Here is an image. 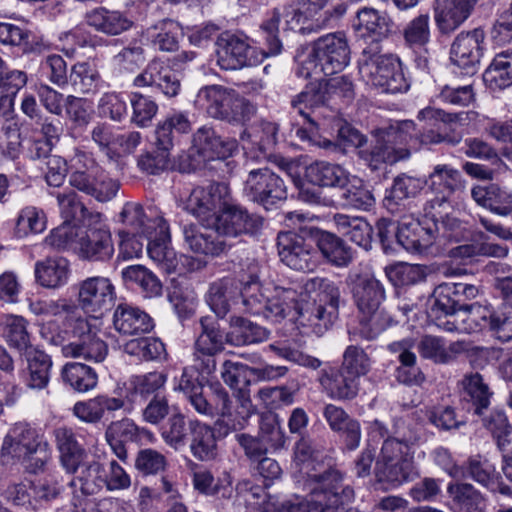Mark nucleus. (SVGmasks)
<instances>
[{
    "instance_id": "10",
    "label": "nucleus",
    "mask_w": 512,
    "mask_h": 512,
    "mask_svg": "<svg viewBox=\"0 0 512 512\" xmlns=\"http://www.w3.org/2000/svg\"><path fill=\"white\" fill-rule=\"evenodd\" d=\"M299 437L294 447V460L308 483L320 485V487H331L335 490L351 487L344 484V475L340 470L320 458V452L309 436Z\"/></svg>"
},
{
    "instance_id": "57",
    "label": "nucleus",
    "mask_w": 512,
    "mask_h": 512,
    "mask_svg": "<svg viewBox=\"0 0 512 512\" xmlns=\"http://www.w3.org/2000/svg\"><path fill=\"white\" fill-rule=\"evenodd\" d=\"M278 132L279 127L276 123L261 120L244 129L240 133V139L252 146H256L261 152H267L277 144Z\"/></svg>"
},
{
    "instance_id": "11",
    "label": "nucleus",
    "mask_w": 512,
    "mask_h": 512,
    "mask_svg": "<svg viewBox=\"0 0 512 512\" xmlns=\"http://www.w3.org/2000/svg\"><path fill=\"white\" fill-rule=\"evenodd\" d=\"M309 495L282 504L279 512H358L351 507L355 498L352 487L335 490L331 487L308 483Z\"/></svg>"
},
{
    "instance_id": "49",
    "label": "nucleus",
    "mask_w": 512,
    "mask_h": 512,
    "mask_svg": "<svg viewBox=\"0 0 512 512\" xmlns=\"http://www.w3.org/2000/svg\"><path fill=\"white\" fill-rule=\"evenodd\" d=\"M298 294V303L300 311L295 314H291L288 317L297 319L298 317L306 318L309 325L312 327L313 332L317 336H322L338 319L339 307L333 305L317 304L311 311L304 310V307L300 301V293L294 289Z\"/></svg>"
},
{
    "instance_id": "61",
    "label": "nucleus",
    "mask_w": 512,
    "mask_h": 512,
    "mask_svg": "<svg viewBox=\"0 0 512 512\" xmlns=\"http://www.w3.org/2000/svg\"><path fill=\"white\" fill-rule=\"evenodd\" d=\"M62 377L65 383L78 392L92 390L98 383L95 369L83 363L66 364L62 370Z\"/></svg>"
},
{
    "instance_id": "19",
    "label": "nucleus",
    "mask_w": 512,
    "mask_h": 512,
    "mask_svg": "<svg viewBox=\"0 0 512 512\" xmlns=\"http://www.w3.org/2000/svg\"><path fill=\"white\" fill-rule=\"evenodd\" d=\"M216 46L217 64L222 70H238L261 61L253 56L255 49L244 34L225 31L218 36Z\"/></svg>"
},
{
    "instance_id": "2",
    "label": "nucleus",
    "mask_w": 512,
    "mask_h": 512,
    "mask_svg": "<svg viewBox=\"0 0 512 512\" xmlns=\"http://www.w3.org/2000/svg\"><path fill=\"white\" fill-rule=\"evenodd\" d=\"M478 287L468 283H442L432 294L429 317L440 329L471 334L488 328L492 311L473 300Z\"/></svg>"
},
{
    "instance_id": "21",
    "label": "nucleus",
    "mask_w": 512,
    "mask_h": 512,
    "mask_svg": "<svg viewBox=\"0 0 512 512\" xmlns=\"http://www.w3.org/2000/svg\"><path fill=\"white\" fill-rule=\"evenodd\" d=\"M314 56L325 75L341 72L350 62V47L343 33H330L319 37L313 44Z\"/></svg>"
},
{
    "instance_id": "48",
    "label": "nucleus",
    "mask_w": 512,
    "mask_h": 512,
    "mask_svg": "<svg viewBox=\"0 0 512 512\" xmlns=\"http://www.w3.org/2000/svg\"><path fill=\"white\" fill-rule=\"evenodd\" d=\"M27 360V376L25 382L28 388L42 390L50 381L52 360L41 350L34 349L25 354Z\"/></svg>"
},
{
    "instance_id": "60",
    "label": "nucleus",
    "mask_w": 512,
    "mask_h": 512,
    "mask_svg": "<svg viewBox=\"0 0 512 512\" xmlns=\"http://www.w3.org/2000/svg\"><path fill=\"white\" fill-rule=\"evenodd\" d=\"M27 324L22 316L6 315L3 329L4 338L9 346L24 355L35 349L30 341Z\"/></svg>"
},
{
    "instance_id": "35",
    "label": "nucleus",
    "mask_w": 512,
    "mask_h": 512,
    "mask_svg": "<svg viewBox=\"0 0 512 512\" xmlns=\"http://www.w3.org/2000/svg\"><path fill=\"white\" fill-rule=\"evenodd\" d=\"M354 26L361 37L376 44L397 30L396 24L385 11L367 7L357 12V23Z\"/></svg>"
},
{
    "instance_id": "44",
    "label": "nucleus",
    "mask_w": 512,
    "mask_h": 512,
    "mask_svg": "<svg viewBox=\"0 0 512 512\" xmlns=\"http://www.w3.org/2000/svg\"><path fill=\"white\" fill-rule=\"evenodd\" d=\"M424 186L423 179L401 173L393 179L391 187L386 190L384 205L393 210L403 201L416 197Z\"/></svg>"
},
{
    "instance_id": "15",
    "label": "nucleus",
    "mask_w": 512,
    "mask_h": 512,
    "mask_svg": "<svg viewBox=\"0 0 512 512\" xmlns=\"http://www.w3.org/2000/svg\"><path fill=\"white\" fill-rule=\"evenodd\" d=\"M67 322L71 328L72 341L65 346L64 356L102 362L108 354V346L99 337L96 329L81 316L68 317Z\"/></svg>"
},
{
    "instance_id": "26",
    "label": "nucleus",
    "mask_w": 512,
    "mask_h": 512,
    "mask_svg": "<svg viewBox=\"0 0 512 512\" xmlns=\"http://www.w3.org/2000/svg\"><path fill=\"white\" fill-rule=\"evenodd\" d=\"M438 237V228L426 213L421 219H403L400 222L398 246L413 253L427 251Z\"/></svg>"
},
{
    "instance_id": "52",
    "label": "nucleus",
    "mask_w": 512,
    "mask_h": 512,
    "mask_svg": "<svg viewBox=\"0 0 512 512\" xmlns=\"http://www.w3.org/2000/svg\"><path fill=\"white\" fill-rule=\"evenodd\" d=\"M483 81L493 90L512 85V51H503L494 56L483 74Z\"/></svg>"
},
{
    "instance_id": "12",
    "label": "nucleus",
    "mask_w": 512,
    "mask_h": 512,
    "mask_svg": "<svg viewBox=\"0 0 512 512\" xmlns=\"http://www.w3.org/2000/svg\"><path fill=\"white\" fill-rule=\"evenodd\" d=\"M413 124H405L400 129H381L374 134V141L367 149L359 150V157L372 170L378 171L388 164H394L410 157V150L396 148L397 141H404L407 137L404 128H410Z\"/></svg>"
},
{
    "instance_id": "32",
    "label": "nucleus",
    "mask_w": 512,
    "mask_h": 512,
    "mask_svg": "<svg viewBox=\"0 0 512 512\" xmlns=\"http://www.w3.org/2000/svg\"><path fill=\"white\" fill-rule=\"evenodd\" d=\"M318 380L326 395L334 400L351 401L359 393L360 379L339 367L321 370Z\"/></svg>"
},
{
    "instance_id": "55",
    "label": "nucleus",
    "mask_w": 512,
    "mask_h": 512,
    "mask_svg": "<svg viewBox=\"0 0 512 512\" xmlns=\"http://www.w3.org/2000/svg\"><path fill=\"white\" fill-rule=\"evenodd\" d=\"M486 238L481 232L479 241L459 245L451 250V254L455 258L470 261L479 256L505 258L508 255L509 248L506 245L488 242Z\"/></svg>"
},
{
    "instance_id": "27",
    "label": "nucleus",
    "mask_w": 512,
    "mask_h": 512,
    "mask_svg": "<svg viewBox=\"0 0 512 512\" xmlns=\"http://www.w3.org/2000/svg\"><path fill=\"white\" fill-rule=\"evenodd\" d=\"M463 408L468 414L483 419H491V399L493 391L478 372L467 374L461 380Z\"/></svg>"
},
{
    "instance_id": "1",
    "label": "nucleus",
    "mask_w": 512,
    "mask_h": 512,
    "mask_svg": "<svg viewBox=\"0 0 512 512\" xmlns=\"http://www.w3.org/2000/svg\"><path fill=\"white\" fill-rule=\"evenodd\" d=\"M206 302L211 310L224 318L232 305H241L242 311L279 323L300 311L298 294L294 288L276 287L274 294H266L258 275L250 274L240 280V287L231 279L223 278L210 284Z\"/></svg>"
},
{
    "instance_id": "14",
    "label": "nucleus",
    "mask_w": 512,
    "mask_h": 512,
    "mask_svg": "<svg viewBox=\"0 0 512 512\" xmlns=\"http://www.w3.org/2000/svg\"><path fill=\"white\" fill-rule=\"evenodd\" d=\"M238 149L235 139L220 136L208 125L198 128L192 136L188 158L192 170L200 169L208 161L225 160Z\"/></svg>"
},
{
    "instance_id": "24",
    "label": "nucleus",
    "mask_w": 512,
    "mask_h": 512,
    "mask_svg": "<svg viewBox=\"0 0 512 512\" xmlns=\"http://www.w3.org/2000/svg\"><path fill=\"white\" fill-rule=\"evenodd\" d=\"M425 185L434 195L426 204L429 207H449L451 196L463 188L461 172L449 164H436L426 179Z\"/></svg>"
},
{
    "instance_id": "18",
    "label": "nucleus",
    "mask_w": 512,
    "mask_h": 512,
    "mask_svg": "<svg viewBox=\"0 0 512 512\" xmlns=\"http://www.w3.org/2000/svg\"><path fill=\"white\" fill-rule=\"evenodd\" d=\"M78 307L94 318L110 310L116 299L115 287L103 276L87 277L76 284Z\"/></svg>"
},
{
    "instance_id": "29",
    "label": "nucleus",
    "mask_w": 512,
    "mask_h": 512,
    "mask_svg": "<svg viewBox=\"0 0 512 512\" xmlns=\"http://www.w3.org/2000/svg\"><path fill=\"white\" fill-rule=\"evenodd\" d=\"M78 255L91 262H106L114 255L112 235L104 225L90 226L81 232L77 241Z\"/></svg>"
},
{
    "instance_id": "41",
    "label": "nucleus",
    "mask_w": 512,
    "mask_h": 512,
    "mask_svg": "<svg viewBox=\"0 0 512 512\" xmlns=\"http://www.w3.org/2000/svg\"><path fill=\"white\" fill-rule=\"evenodd\" d=\"M167 381V375L160 371H153L143 375H134L129 378L126 385V398L131 403H138L150 396L159 394Z\"/></svg>"
},
{
    "instance_id": "36",
    "label": "nucleus",
    "mask_w": 512,
    "mask_h": 512,
    "mask_svg": "<svg viewBox=\"0 0 512 512\" xmlns=\"http://www.w3.org/2000/svg\"><path fill=\"white\" fill-rule=\"evenodd\" d=\"M53 435L62 467L67 473L75 474L87 457L86 449L78 441L76 433L70 427H57L54 429Z\"/></svg>"
},
{
    "instance_id": "3",
    "label": "nucleus",
    "mask_w": 512,
    "mask_h": 512,
    "mask_svg": "<svg viewBox=\"0 0 512 512\" xmlns=\"http://www.w3.org/2000/svg\"><path fill=\"white\" fill-rule=\"evenodd\" d=\"M213 223L214 229L198 224L183 226L184 243L192 252L213 258L219 257L230 248L224 236L254 235L262 227L263 219L249 213L245 208L227 202Z\"/></svg>"
},
{
    "instance_id": "40",
    "label": "nucleus",
    "mask_w": 512,
    "mask_h": 512,
    "mask_svg": "<svg viewBox=\"0 0 512 512\" xmlns=\"http://www.w3.org/2000/svg\"><path fill=\"white\" fill-rule=\"evenodd\" d=\"M265 327L241 316L230 318L229 331L225 333L227 344L235 347L261 343L269 338Z\"/></svg>"
},
{
    "instance_id": "34",
    "label": "nucleus",
    "mask_w": 512,
    "mask_h": 512,
    "mask_svg": "<svg viewBox=\"0 0 512 512\" xmlns=\"http://www.w3.org/2000/svg\"><path fill=\"white\" fill-rule=\"evenodd\" d=\"M114 329L123 336H141L153 330V318L139 307L119 304L113 313Z\"/></svg>"
},
{
    "instance_id": "53",
    "label": "nucleus",
    "mask_w": 512,
    "mask_h": 512,
    "mask_svg": "<svg viewBox=\"0 0 512 512\" xmlns=\"http://www.w3.org/2000/svg\"><path fill=\"white\" fill-rule=\"evenodd\" d=\"M189 437L190 452L199 461H210L217 456V443L213 429L200 421L194 425Z\"/></svg>"
},
{
    "instance_id": "43",
    "label": "nucleus",
    "mask_w": 512,
    "mask_h": 512,
    "mask_svg": "<svg viewBox=\"0 0 512 512\" xmlns=\"http://www.w3.org/2000/svg\"><path fill=\"white\" fill-rule=\"evenodd\" d=\"M425 125L415 135H410L409 139H405L407 147L410 153L412 151H418L422 146L438 145L445 143L449 146L455 147L459 145L463 139L461 132L454 130L450 132H441L437 124L431 125L430 123L424 122Z\"/></svg>"
},
{
    "instance_id": "42",
    "label": "nucleus",
    "mask_w": 512,
    "mask_h": 512,
    "mask_svg": "<svg viewBox=\"0 0 512 512\" xmlns=\"http://www.w3.org/2000/svg\"><path fill=\"white\" fill-rule=\"evenodd\" d=\"M333 220L338 232L350 241L366 251L372 248L373 228L366 219L337 213Z\"/></svg>"
},
{
    "instance_id": "51",
    "label": "nucleus",
    "mask_w": 512,
    "mask_h": 512,
    "mask_svg": "<svg viewBox=\"0 0 512 512\" xmlns=\"http://www.w3.org/2000/svg\"><path fill=\"white\" fill-rule=\"evenodd\" d=\"M197 422L198 420L186 419L181 413L173 414L162 426L161 436L168 446L179 450L188 443L190 434Z\"/></svg>"
},
{
    "instance_id": "50",
    "label": "nucleus",
    "mask_w": 512,
    "mask_h": 512,
    "mask_svg": "<svg viewBox=\"0 0 512 512\" xmlns=\"http://www.w3.org/2000/svg\"><path fill=\"white\" fill-rule=\"evenodd\" d=\"M348 172L338 164L317 161L310 164L305 171L307 180L318 186L337 187L347 182Z\"/></svg>"
},
{
    "instance_id": "38",
    "label": "nucleus",
    "mask_w": 512,
    "mask_h": 512,
    "mask_svg": "<svg viewBox=\"0 0 512 512\" xmlns=\"http://www.w3.org/2000/svg\"><path fill=\"white\" fill-rule=\"evenodd\" d=\"M312 240L317 246L323 259L335 267H347L353 260L351 247L341 237L334 233L316 229Z\"/></svg>"
},
{
    "instance_id": "13",
    "label": "nucleus",
    "mask_w": 512,
    "mask_h": 512,
    "mask_svg": "<svg viewBox=\"0 0 512 512\" xmlns=\"http://www.w3.org/2000/svg\"><path fill=\"white\" fill-rule=\"evenodd\" d=\"M291 108L305 123H310L313 127L320 126L322 121L334 119L336 116L325 79L308 83L291 99Z\"/></svg>"
},
{
    "instance_id": "30",
    "label": "nucleus",
    "mask_w": 512,
    "mask_h": 512,
    "mask_svg": "<svg viewBox=\"0 0 512 512\" xmlns=\"http://www.w3.org/2000/svg\"><path fill=\"white\" fill-rule=\"evenodd\" d=\"M133 85L139 88L154 87L168 98L177 96L181 89L177 74L158 59H153L147 64L134 78Z\"/></svg>"
},
{
    "instance_id": "16",
    "label": "nucleus",
    "mask_w": 512,
    "mask_h": 512,
    "mask_svg": "<svg viewBox=\"0 0 512 512\" xmlns=\"http://www.w3.org/2000/svg\"><path fill=\"white\" fill-rule=\"evenodd\" d=\"M201 331L194 343L193 367L202 375L216 371V356L225 349V333L210 317L200 318Z\"/></svg>"
},
{
    "instance_id": "20",
    "label": "nucleus",
    "mask_w": 512,
    "mask_h": 512,
    "mask_svg": "<svg viewBox=\"0 0 512 512\" xmlns=\"http://www.w3.org/2000/svg\"><path fill=\"white\" fill-rule=\"evenodd\" d=\"M486 34L482 28L461 32L454 39L450 49V59L462 73L474 75L486 51Z\"/></svg>"
},
{
    "instance_id": "63",
    "label": "nucleus",
    "mask_w": 512,
    "mask_h": 512,
    "mask_svg": "<svg viewBox=\"0 0 512 512\" xmlns=\"http://www.w3.org/2000/svg\"><path fill=\"white\" fill-rule=\"evenodd\" d=\"M455 512L473 510L483 503V497L472 484L465 482L450 483L447 486Z\"/></svg>"
},
{
    "instance_id": "45",
    "label": "nucleus",
    "mask_w": 512,
    "mask_h": 512,
    "mask_svg": "<svg viewBox=\"0 0 512 512\" xmlns=\"http://www.w3.org/2000/svg\"><path fill=\"white\" fill-rule=\"evenodd\" d=\"M463 469L464 476L470 477L473 481L493 493L498 492L503 482L494 464L480 455L469 457Z\"/></svg>"
},
{
    "instance_id": "8",
    "label": "nucleus",
    "mask_w": 512,
    "mask_h": 512,
    "mask_svg": "<svg viewBox=\"0 0 512 512\" xmlns=\"http://www.w3.org/2000/svg\"><path fill=\"white\" fill-rule=\"evenodd\" d=\"M192 130V123L188 113L174 111L155 129V144L157 150L146 152L139 156L137 166L149 175H158L165 171L169 165V151L177 139V135L188 134Z\"/></svg>"
},
{
    "instance_id": "5",
    "label": "nucleus",
    "mask_w": 512,
    "mask_h": 512,
    "mask_svg": "<svg viewBox=\"0 0 512 512\" xmlns=\"http://www.w3.org/2000/svg\"><path fill=\"white\" fill-rule=\"evenodd\" d=\"M319 28L299 7L294 5L276 7L266 13L260 24V32L264 47L261 50L262 59L281 53L283 45L280 38L282 33L298 32L302 35L314 33Z\"/></svg>"
},
{
    "instance_id": "54",
    "label": "nucleus",
    "mask_w": 512,
    "mask_h": 512,
    "mask_svg": "<svg viewBox=\"0 0 512 512\" xmlns=\"http://www.w3.org/2000/svg\"><path fill=\"white\" fill-rule=\"evenodd\" d=\"M126 283L136 285L144 298H156L162 295L163 285L159 278L141 265H132L122 270Z\"/></svg>"
},
{
    "instance_id": "31",
    "label": "nucleus",
    "mask_w": 512,
    "mask_h": 512,
    "mask_svg": "<svg viewBox=\"0 0 512 512\" xmlns=\"http://www.w3.org/2000/svg\"><path fill=\"white\" fill-rule=\"evenodd\" d=\"M236 92L222 85L202 87L197 93L195 103L213 119L228 122L233 119L232 108Z\"/></svg>"
},
{
    "instance_id": "7",
    "label": "nucleus",
    "mask_w": 512,
    "mask_h": 512,
    "mask_svg": "<svg viewBox=\"0 0 512 512\" xmlns=\"http://www.w3.org/2000/svg\"><path fill=\"white\" fill-rule=\"evenodd\" d=\"M358 67L362 78L383 92L400 93L410 87L400 59L391 54H380L378 45L362 51Z\"/></svg>"
},
{
    "instance_id": "64",
    "label": "nucleus",
    "mask_w": 512,
    "mask_h": 512,
    "mask_svg": "<svg viewBox=\"0 0 512 512\" xmlns=\"http://www.w3.org/2000/svg\"><path fill=\"white\" fill-rule=\"evenodd\" d=\"M31 487L36 506L57 500L65 490L63 478L52 473L31 480Z\"/></svg>"
},
{
    "instance_id": "23",
    "label": "nucleus",
    "mask_w": 512,
    "mask_h": 512,
    "mask_svg": "<svg viewBox=\"0 0 512 512\" xmlns=\"http://www.w3.org/2000/svg\"><path fill=\"white\" fill-rule=\"evenodd\" d=\"M277 249L281 262L293 270L311 271L316 265L311 243L296 232L278 233Z\"/></svg>"
},
{
    "instance_id": "46",
    "label": "nucleus",
    "mask_w": 512,
    "mask_h": 512,
    "mask_svg": "<svg viewBox=\"0 0 512 512\" xmlns=\"http://www.w3.org/2000/svg\"><path fill=\"white\" fill-rule=\"evenodd\" d=\"M69 262L65 258H47L35 264L36 281L45 288L55 289L66 284Z\"/></svg>"
},
{
    "instance_id": "62",
    "label": "nucleus",
    "mask_w": 512,
    "mask_h": 512,
    "mask_svg": "<svg viewBox=\"0 0 512 512\" xmlns=\"http://www.w3.org/2000/svg\"><path fill=\"white\" fill-rule=\"evenodd\" d=\"M302 289L306 294L313 297L315 302L319 301V304L339 307L341 299L339 286L329 278H310L303 284Z\"/></svg>"
},
{
    "instance_id": "6",
    "label": "nucleus",
    "mask_w": 512,
    "mask_h": 512,
    "mask_svg": "<svg viewBox=\"0 0 512 512\" xmlns=\"http://www.w3.org/2000/svg\"><path fill=\"white\" fill-rule=\"evenodd\" d=\"M413 445L414 440L388 439L382 443L374 467L376 483L389 489L413 480L416 475L411 453Z\"/></svg>"
},
{
    "instance_id": "59",
    "label": "nucleus",
    "mask_w": 512,
    "mask_h": 512,
    "mask_svg": "<svg viewBox=\"0 0 512 512\" xmlns=\"http://www.w3.org/2000/svg\"><path fill=\"white\" fill-rule=\"evenodd\" d=\"M338 197L343 206L361 210H368L375 203L371 191L365 187L362 180L357 178L350 180L348 176L347 182L339 187Z\"/></svg>"
},
{
    "instance_id": "4",
    "label": "nucleus",
    "mask_w": 512,
    "mask_h": 512,
    "mask_svg": "<svg viewBox=\"0 0 512 512\" xmlns=\"http://www.w3.org/2000/svg\"><path fill=\"white\" fill-rule=\"evenodd\" d=\"M346 281L359 312V325L354 332H350V336L374 340L398 323L393 315L381 308L386 291L383 283L374 275L350 274Z\"/></svg>"
},
{
    "instance_id": "37",
    "label": "nucleus",
    "mask_w": 512,
    "mask_h": 512,
    "mask_svg": "<svg viewBox=\"0 0 512 512\" xmlns=\"http://www.w3.org/2000/svg\"><path fill=\"white\" fill-rule=\"evenodd\" d=\"M476 0H436L435 22L442 34H450L470 16Z\"/></svg>"
},
{
    "instance_id": "47",
    "label": "nucleus",
    "mask_w": 512,
    "mask_h": 512,
    "mask_svg": "<svg viewBox=\"0 0 512 512\" xmlns=\"http://www.w3.org/2000/svg\"><path fill=\"white\" fill-rule=\"evenodd\" d=\"M182 28L179 22L165 18L147 29L152 45L163 52H174L179 47Z\"/></svg>"
},
{
    "instance_id": "25",
    "label": "nucleus",
    "mask_w": 512,
    "mask_h": 512,
    "mask_svg": "<svg viewBox=\"0 0 512 512\" xmlns=\"http://www.w3.org/2000/svg\"><path fill=\"white\" fill-rule=\"evenodd\" d=\"M41 445L37 430L27 422H17L8 430L1 446V455L24 462L33 456Z\"/></svg>"
},
{
    "instance_id": "17",
    "label": "nucleus",
    "mask_w": 512,
    "mask_h": 512,
    "mask_svg": "<svg viewBox=\"0 0 512 512\" xmlns=\"http://www.w3.org/2000/svg\"><path fill=\"white\" fill-rule=\"evenodd\" d=\"M243 194L250 201L269 209L286 200L287 187L279 175L264 167L249 171L243 184Z\"/></svg>"
},
{
    "instance_id": "39",
    "label": "nucleus",
    "mask_w": 512,
    "mask_h": 512,
    "mask_svg": "<svg viewBox=\"0 0 512 512\" xmlns=\"http://www.w3.org/2000/svg\"><path fill=\"white\" fill-rule=\"evenodd\" d=\"M471 197L477 205L492 213L507 217L512 215V192L496 184L477 185L471 189Z\"/></svg>"
},
{
    "instance_id": "28",
    "label": "nucleus",
    "mask_w": 512,
    "mask_h": 512,
    "mask_svg": "<svg viewBox=\"0 0 512 512\" xmlns=\"http://www.w3.org/2000/svg\"><path fill=\"white\" fill-rule=\"evenodd\" d=\"M215 396L217 398V414L220 415L217 425L225 429L223 434L227 435L229 432L244 429L253 413L251 401L241 399L233 404L228 392L219 384L215 387Z\"/></svg>"
},
{
    "instance_id": "33",
    "label": "nucleus",
    "mask_w": 512,
    "mask_h": 512,
    "mask_svg": "<svg viewBox=\"0 0 512 512\" xmlns=\"http://www.w3.org/2000/svg\"><path fill=\"white\" fill-rule=\"evenodd\" d=\"M86 24L106 36H119L134 26V21L124 11L98 6L90 9L84 16Z\"/></svg>"
},
{
    "instance_id": "56",
    "label": "nucleus",
    "mask_w": 512,
    "mask_h": 512,
    "mask_svg": "<svg viewBox=\"0 0 512 512\" xmlns=\"http://www.w3.org/2000/svg\"><path fill=\"white\" fill-rule=\"evenodd\" d=\"M119 221L125 225V229L122 231L141 234L144 235V238H147L156 233L157 221L159 220L148 219L140 204L126 203L119 214Z\"/></svg>"
},
{
    "instance_id": "9",
    "label": "nucleus",
    "mask_w": 512,
    "mask_h": 512,
    "mask_svg": "<svg viewBox=\"0 0 512 512\" xmlns=\"http://www.w3.org/2000/svg\"><path fill=\"white\" fill-rule=\"evenodd\" d=\"M71 162L69 184L73 188L99 202H108L116 196L120 183L110 178L91 156L77 151Z\"/></svg>"
},
{
    "instance_id": "22",
    "label": "nucleus",
    "mask_w": 512,
    "mask_h": 512,
    "mask_svg": "<svg viewBox=\"0 0 512 512\" xmlns=\"http://www.w3.org/2000/svg\"><path fill=\"white\" fill-rule=\"evenodd\" d=\"M229 200L228 187L224 183H211L207 187H196L184 202V209L200 221L215 219Z\"/></svg>"
},
{
    "instance_id": "58",
    "label": "nucleus",
    "mask_w": 512,
    "mask_h": 512,
    "mask_svg": "<svg viewBox=\"0 0 512 512\" xmlns=\"http://www.w3.org/2000/svg\"><path fill=\"white\" fill-rule=\"evenodd\" d=\"M80 467L79 475L69 483L70 486L79 483L82 494L86 496L95 495L106 487V470L99 461L83 462Z\"/></svg>"
}]
</instances>
